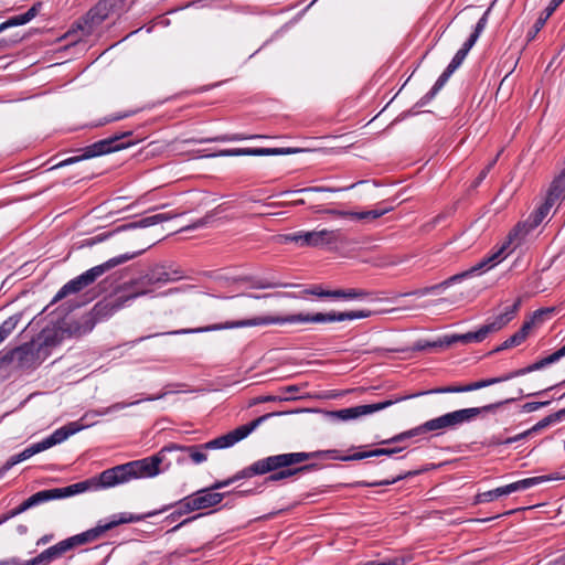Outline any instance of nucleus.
<instances>
[{
	"label": "nucleus",
	"instance_id": "obj_19",
	"mask_svg": "<svg viewBox=\"0 0 565 565\" xmlns=\"http://www.w3.org/2000/svg\"><path fill=\"white\" fill-rule=\"evenodd\" d=\"M555 204V202H550V199L546 198L545 202L536 209L529 217V220L524 224H518L515 228L513 230V233L511 235H519L520 232H523V234H526L529 231L539 226L543 220L548 214L551 207Z\"/></svg>",
	"mask_w": 565,
	"mask_h": 565
},
{
	"label": "nucleus",
	"instance_id": "obj_16",
	"mask_svg": "<svg viewBox=\"0 0 565 565\" xmlns=\"http://www.w3.org/2000/svg\"><path fill=\"white\" fill-rule=\"evenodd\" d=\"M511 380L510 373L503 374L497 377L482 379L476 382H471L466 385H450L433 388L428 392H422L423 394H445V393H466L477 390H481L494 384H499Z\"/></svg>",
	"mask_w": 565,
	"mask_h": 565
},
{
	"label": "nucleus",
	"instance_id": "obj_9",
	"mask_svg": "<svg viewBox=\"0 0 565 565\" xmlns=\"http://www.w3.org/2000/svg\"><path fill=\"white\" fill-rule=\"evenodd\" d=\"M205 449L202 445L194 446H181L177 444H169L164 446L159 452L153 456L139 459L138 461H143L149 468V471H143L140 473V478H151L160 472L159 466L166 460V455L173 451H182L186 452L191 460L194 463H202L207 459L206 454L203 451Z\"/></svg>",
	"mask_w": 565,
	"mask_h": 565
},
{
	"label": "nucleus",
	"instance_id": "obj_50",
	"mask_svg": "<svg viewBox=\"0 0 565 565\" xmlns=\"http://www.w3.org/2000/svg\"><path fill=\"white\" fill-rule=\"evenodd\" d=\"M466 54L461 51H457L450 63L446 68L451 70V72H455L465 61Z\"/></svg>",
	"mask_w": 565,
	"mask_h": 565
},
{
	"label": "nucleus",
	"instance_id": "obj_48",
	"mask_svg": "<svg viewBox=\"0 0 565 565\" xmlns=\"http://www.w3.org/2000/svg\"><path fill=\"white\" fill-rule=\"evenodd\" d=\"M434 348H446V344L443 343V339H439L438 341H434V342L418 341L414 345V350H417V351H424V350L434 349Z\"/></svg>",
	"mask_w": 565,
	"mask_h": 565
},
{
	"label": "nucleus",
	"instance_id": "obj_30",
	"mask_svg": "<svg viewBox=\"0 0 565 565\" xmlns=\"http://www.w3.org/2000/svg\"><path fill=\"white\" fill-rule=\"evenodd\" d=\"M62 498V491L60 488L46 489L39 491L26 499L30 508L42 504L51 500H60Z\"/></svg>",
	"mask_w": 565,
	"mask_h": 565
},
{
	"label": "nucleus",
	"instance_id": "obj_28",
	"mask_svg": "<svg viewBox=\"0 0 565 565\" xmlns=\"http://www.w3.org/2000/svg\"><path fill=\"white\" fill-rule=\"evenodd\" d=\"M454 72L451 70L445 68L441 75L438 77L434 86L430 88L428 93H426L415 104V107L422 108L426 106L434 97L438 94V92L445 86L448 82L449 77Z\"/></svg>",
	"mask_w": 565,
	"mask_h": 565
},
{
	"label": "nucleus",
	"instance_id": "obj_33",
	"mask_svg": "<svg viewBox=\"0 0 565 565\" xmlns=\"http://www.w3.org/2000/svg\"><path fill=\"white\" fill-rule=\"evenodd\" d=\"M550 202H557L565 198V175L558 174L552 182L547 196Z\"/></svg>",
	"mask_w": 565,
	"mask_h": 565
},
{
	"label": "nucleus",
	"instance_id": "obj_51",
	"mask_svg": "<svg viewBox=\"0 0 565 565\" xmlns=\"http://www.w3.org/2000/svg\"><path fill=\"white\" fill-rule=\"evenodd\" d=\"M404 448L396 447V448H376L371 450L372 457H380V456H392L394 454H397L402 451Z\"/></svg>",
	"mask_w": 565,
	"mask_h": 565
},
{
	"label": "nucleus",
	"instance_id": "obj_47",
	"mask_svg": "<svg viewBox=\"0 0 565 565\" xmlns=\"http://www.w3.org/2000/svg\"><path fill=\"white\" fill-rule=\"evenodd\" d=\"M501 151L495 156V158H493L482 170L481 172L479 173V175L477 177V179L475 180L473 182V185L475 186H478L488 175V173L491 171V169L494 167V164L497 163L498 161V158L500 156Z\"/></svg>",
	"mask_w": 565,
	"mask_h": 565
},
{
	"label": "nucleus",
	"instance_id": "obj_29",
	"mask_svg": "<svg viewBox=\"0 0 565 565\" xmlns=\"http://www.w3.org/2000/svg\"><path fill=\"white\" fill-rule=\"evenodd\" d=\"M454 72L451 70L445 68L441 75L438 77L434 86L430 88L428 93H426L415 104V107L422 108L426 106L434 97L438 94V92L445 86L448 82L449 77Z\"/></svg>",
	"mask_w": 565,
	"mask_h": 565
},
{
	"label": "nucleus",
	"instance_id": "obj_36",
	"mask_svg": "<svg viewBox=\"0 0 565 565\" xmlns=\"http://www.w3.org/2000/svg\"><path fill=\"white\" fill-rule=\"evenodd\" d=\"M507 489H508V484L503 486V487H499L493 490L482 492V493H478L476 495V503H487V502H491L502 495H508V494H510V491Z\"/></svg>",
	"mask_w": 565,
	"mask_h": 565
},
{
	"label": "nucleus",
	"instance_id": "obj_42",
	"mask_svg": "<svg viewBox=\"0 0 565 565\" xmlns=\"http://www.w3.org/2000/svg\"><path fill=\"white\" fill-rule=\"evenodd\" d=\"M414 475L413 472H407L406 475H399L395 478H392V479H385V480H381V481H373V482H367V481H358L355 482L353 486L354 487H363V488H372V487H381V486H390V484H393L402 479H404L405 477L407 476H412Z\"/></svg>",
	"mask_w": 565,
	"mask_h": 565
},
{
	"label": "nucleus",
	"instance_id": "obj_55",
	"mask_svg": "<svg viewBox=\"0 0 565 565\" xmlns=\"http://www.w3.org/2000/svg\"><path fill=\"white\" fill-rule=\"evenodd\" d=\"M372 457L371 450L369 451H358L352 455L343 456L342 461H351V460H362L365 458Z\"/></svg>",
	"mask_w": 565,
	"mask_h": 565
},
{
	"label": "nucleus",
	"instance_id": "obj_2",
	"mask_svg": "<svg viewBox=\"0 0 565 565\" xmlns=\"http://www.w3.org/2000/svg\"><path fill=\"white\" fill-rule=\"evenodd\" d=\"M153 513H149L146 515H134V513L121 512L118 514H114L110 519L105 521H98L95 527H92L87 531H84L79 534H75L65 540L60 541L53 546L41 552L38 556L32 558L33 565H50L52 562L61 558L66 553L73 551L74 548L93 543L105 535L106 532L115 529L118 525L126 523H135L139 522V520L150 516Z\"/></svg>",
	"mask_w": 565,
	"mask_h": 565
},
{
	"label": "nucleus",
	"instance_id": "obj_60",
	"mask_svg": "<svg viewBox=\"0 0 565 565\" xmlns=\"http://www.w3.org/2000/svg\"><path fill=\"white\" fill-rule=\"evenodd\" d=\"M262 486H258V487H255V488H252V489H247V490H239V491H235L234 493L238 497H248V495H254V494H258V493H262Z\"/></svg>",
	"mask_w": 565,
	"mask_h": 565
},
{
	"label": "nucleus",
	"instance_id": "obj_21",
	"mask_svg": "<svg viewBox=\"0 0 565 565\" xmlns=\"http://www.w3.org/2000/svg\"><path fill=\"white\" fill-rule=\"evenodd\" d=\"M565 476L561 475L559 472H553L545 476H539V477H531L526 479H522L515 482H512L508 484V489L510 491V494L516 491L526 490L531 487L541 484L546 481H554V480H564Z\"/></svg>",
	"mask_w": 565,
	"mask_h": 565
},
{
	"label": "nucleus",
	"instance_id": "obj_7",
	"mask_svg": "<svg viewBox=\"0 0 565 565\" xmlns=\"http://www.w3.org/2000/svg\"><path fill=\"white\" fill-rule=\"evenodd\" d=\"M520 306L521 298L516 299V301L512 306L508 307L504 312L497 316L492 321L481 326L477 331H470L463 334L445 335L443 338V343L448 348L456 343L468 344L472 342H482L490 333L497 332L507 326L513 319Z\"/></svg>",
	"mask_w": 565,
	"mask_h": 565
},
{
	"label": "nucleus",
	"instance_id": "obj_46",
	"mask_svg": "<svg viewBox=\"0 0 565 565\" xmlns=\"http://www.w3.org/2000/svg\"><path fill=\"white\" fill-rule=\"evenodd\" d=\"M522 342L520 341V337H516L515 333L512 334L510 338H508L505 341H503L499 347H497L493 351L490 352V354L501 352L503 350L518 347Z\"/></svg>",
	"mask_w": 565,
	"mask_h": 565
},
{
	"label": "nucleus",
	"instance_id": "obj_62",
	"mask_svg": "<svg viewBox=\"0 0 565 565\" xmlns=\"http://www.w3.org/2000/svg\"><path fill=\"white\" fill-rule=\"evenodd\" d=\"M111 4L113 12H120L126 9L127 0H108Z\"/></svg>",
	"mask_w": 565,
	"mask_h": 565
},
{
	"label": "nucleus",
	"instance_id": "obj_18",
	"mask_svg": "<svg viewBox=\"0 0 565 565\" xmlns=\"http://www.w3.org/2000/svg\"><path fill=\"white\" fill-rule=\"evenodd\" d=\"M286 459V465H298L307 460L311 459H331V460H342L343 456H340L339 450L329 449V450H317L311 452H287L284 454Z\"/></svg>",
	"mask_w": 565,
	"mask_h": 565
},
{
	"label": "nucleus",
	"instance_id": "obj_20",
	"mask_svg": "<svg viewBox=\"0 0 565 565\" xmlns=\"http://www.w3.org/2000/svg\"><path fill=\"white\" fill-rule=\"evenodd\" d=\"M84 428L78 422H71L56 430H54L50 436L41 440V444L44 450L63 443L70 436L76 434L77 431Z\"/></svg>",
	"mask_w": 565,
	"mask_h": 565
},
{
	"label": "nucleus",
	"instance_id": "obj_56",
	"mask_svg": "<svg viewBox=\"0 0 565 565\" xmlns=\"http://www.w3.org/2000/svg\"><path fill=\"white\" fill-rule=\"evenodd\" d=\"M291 398L292 397H290V396L279 397V396H274V395H267V396H260V397L255 398L252 405L258 404V403H265V402L289 401Z\"/></svg>",
	"mask_w": 565,
	"mask_h": 565
},
{
	"label": "nucleus",
	"instance_id": "obj_53",
	"mask_svg": "<svg viewBox=\"0 0 565 565\" xmlns=\"http://www.w3.org/2000/svg\"><path fill=\"white\" fill-rule=\"evenodd\" d=\"M533 323H534V320H533V319H532L531 321H526V322H524V323H523V326L520 328V330H518V331L515 332V335H516V337H520V341H521V342H524V341H525V339L527 338L529 332H530V330H531V328H532Z\"/></svg>",
	"mask_w": 565,
	"mask_h": 565
},
{
	"label": "nucleus",
	"instance_id": "obj_37",
	"mask_svg": "<svg viewBox=\"0 0 565 565\" xmlns=\"http://www.w3.org/2000/svg\"><path fill=\"white\" fill-rule=\"evenodd\" d=\"M286 242H294L299 246H310L312 247L313 243V231L309 232H297L292 234H288L285 236Z\"/></svg>",
	"mask_w": 565,
	"mask_h": 565
},
{
	"label": "nucleus",
	"instance_id": "obj_6",
	"mask_svg": "<svg viewBox=\"0 0 565 565\" xmlns=\"http://www.w3.org/2000/svg\"><path fill=\"white\" fill-rule=\"evenodd\" d=\"M147 247L134 252V253H125L119 256L113 257L108 259L107 262L94 266L90 269L86 270L85 273L78 275L77 277L71 279L67 281L53 297L51 303H55L64 298H66L70 295L78 294L93 285L102 275L107 273L108 270L115 268L116 266H119L128 260L134 259L138 255H141Z\"/></svg>",
	"mask_w": 565,
	"mask_h": 565
},
{
	"label": "nucleus",
	"instance_id": "obj_58",
	"mask_svg": "<svg viewBox=\"0 0 565 565\" xmlns=\"http://www.w3.org/2000/svg\"><path fill=\"white\" fill-rule=\"evenodd\" d=\"M531 435H532V434H531V430H530V429H527V430H525V431H523V433H520V434H518V435H515V436H513V437H509V438L504 439V444H505V445H510V444H513V443H516V441L523 440V439L527 438V437H529V436H531Z\"/></svg>",
	"mask_w": 565,
	"mask_h": 565
},
{
	"label": "nucleus",
	"instance_id": "obj_32",
	"mask_svg": "<svg viewBox=\"0 0 565 565\" xmlns=\"http://www.w3.org/2000/svg\"><path fill=\"white\" fill-rule=\"evenodd\" d=\"M297 148H247V156H281L298 152Z\"/></svg>",
	"mask_w": 565,
	"mask_h": 565
},
{
	"label": "nucleus",
	"instance_id": "obj_61",
	"mask_svg": "<svg viewBox=\"0 0 565 565\" xmlns=\"http://www.w3.org/2000/svg\"><path fill=\"white\" fill-rule=\"evenodd\" d=\"M553 311H554V308H543V309H539V310H536V311L534 312V315H533V318H532V319H533L534 321H535V320H541V321H543V318H544L545 316L551 315Z\"/></svg>",
	"mask_w": 565,
	"mask_h": 565
},
{
	"label": "nucleus",
	"instance_id": "obj_35",
	"mask_svg": "<svg viewBox=\"0 0 565 565\" xmlns=\"http://www.w3.org/2000/svg\"><path fill=\"white\" fill-rule=\"evenodd\" d=\"M371 296L370 291H366L364 289H337L334 299H344V300H356V299H364L366 297Z\"/></svg>",
	"mask_w": 565,
	"mask_h": 565
},
{
	"label": "nucleus",
	"instance_id": "obj_49",
	"mask_svg": "<svg viewBox=\"0 0 565 565\" xmlns=\"http://www.w3.org/2000/svg\"><path fill=\"white\" fill-rule=\"evenodd\" d=\"M220 156V157H239V156H247V148H234V149H223L218 151L215 154H212V157Z\"/></svg>",
	"mask_w": 565,
	"mask_h": 565
},
{
	"label": "nucleus",
	"instance_id": "obj_13",
	"mask_svg": "<svg viewBox=\"0 0 565 565\" xmlns=\"http://www.w3.org/2000/svg\"><path fill=\"white\" fill-rule=\"evenodd\" d=\"M147 292L148 290H135L131 294L120 295L116 298H105L93 307L89 313V321L96 323L98 321L105 320L121 309L126 302L139 296L146 295Z\"/></svg>",
	"mask_w": 565,
	"mask_h": 565
},
{
	"label": "nucleus",
	"instance_id": "obj_23",
	"mask_svg": "<svg viewBox=\"0 0 565 565\" xmlns=\"http://www.w3.org/2000/svg\"><path fill=\"white\" fill-rule=\"evenodd\" d=\"M41 451H44V448L41 444V441L39 443H34L32 445H30L29 447H26L25 449H23L21 452L10 457L7 462L0 468V479L15 465H18L19 462H22L29 458H31L32 456L41 452Z\"/></svg>",
	"mask_w": 565,
	"mask_h": 565
},
{
	"label": "nucleus",
	"instance_id": "obj_39",
	"mask_svg": "<svg viewBox=\"0 0 565 565\" xmlns=\"http://www.w3.org/2000/svg\"><path fill=\"white\" fill-rule=\"evenodd\" d=\"M256 138H264V136H262V135L247 136L244 134H231V135L216 136L214 138L206 139L205 141L228 142V141H242V140H247V139H256Z\"/></svg>",
	"mask_w": 565,
	"mask_h": 565
},
{
	"label": "nucleus",
	"instance_id": "obj_10",
	"mask_svg": "<svg viewBox=\"0 0 565 565\" xmlns=\"http://www.w3.org/2000/svg\"><path fill=\"white\" fill-rule=\"evenodd\" d=\"M282 414L284 413H281V412H273V413L262 415L246 425H242V426L228 431L225 435H222L220 437H216V438L203 444V447L205 449H225V448L232 447L236 443L246 438L250 433H253L259 425H262L268 418H270L273 416H279Z\"/></svg>",
	"mask_w": 565,
	"mask_h": 565
},
{
	"label": "nucleus",
	"instance_id": "obj_25",
	"mask_svg": "<svg viewBox=\"0 0 565 565\" xmlns=\"http://www.w3.org/2000/svg\"><path fill=\"white\" fill-rule=\"evenodd\" d=\"M172 217H173V215H171L169 213H158V214L145 216V217H142V218L138 220V221H135V222H130V223L124 224V225L117 227L115 230V232L149 227V226H152V225H156V224L169 221Z\"/></svg>",
	"mask_w": 565,
	"mask_h": 565
},
{
	"label": "nucleus",
	"instance_id": "obj_45",
	"mask_svg": "<svg viewBox=\"0 0 565 565\" xmlns=\"http://www.w3.org/2000/svg\"><path fill=\"white\" fill-rule=\"evenodd\" d=\"M31 509L30 505L28 504V501L24 500L20 505H18L17 508L8 511L7 513L2 514L0 518L1 520L3 521V523H6L7 521H9L10 519L25 512L26 510Z\"/></svg>",
	"mask_w": 565,
	"mask_h": 565
},
{
	"label": "nucleus",
	"instance_id": "obj_52",
	"mask_svg": "<svg viewBox=\"0 0 565 565\" xmlns=\"http://www.w3.org/2000/svg\"><path fill=\"white\" fill-rule=\"evenodd\" d=\"M544 25H545L544 19L539 18L526 34L527 41L534 40L535 36L537 35V33L543 29Z\"/></svg>",
	"mask_w": 565,
	"mask_h": 565
},
{
	"label": "nucleus",
	"instance_id": "obj_38",
	"mask_svg": "<svg viewBox=\"0 0 565 565\" xmlns=\"http://www.w3.org/2000/svg\"><path fill=\"white\" fill-rule=\"evenodd\" d=\"M565 418V407L563 409H559L558 412L551 414L540 422H537L532 428H530L531 434L540 431L547 426H550L552 423L559 422Z\"/></svg>",
	"mask_w": 565,
	"mask_h": 565
},
{
	"label": "nucleus",
	"instance_id": "obj_40",
	"mask_svg": "<svg viewBox=\"0 0 565 565\" xmlns=\"http://www.w3.org/2000/svg\"><path fill=\"white\" fill-rule=\"evenodd\" d=\"M388 209H372L363 212H354L351 214V218L359 221L376 220L387 213Z\"/></svg>",
	"mask_w": 565,
	"mask_h": 565
},
{
	"label": "nucleus",
	"instance_id": "obj_57",
	"mask_svg": "<svg viewBox=\"0 0 565 565\" xmlns=\"http://www.w3.org/2000/svg\"><path fill=\"white\" fill-rule=\"evenodd\" d=\"M550 402L546 401V402H530V403H525L523 405V409L527 413H531V412H534L543 406H546L548 405Z\"/></svg>",
	"mask_w": 565,
	"mask_h": 565
},
{
	"label": "nucleus",
	"instance_id": "obj_44",
	"mask_svg": "<svg viewBox=\"0 0 565 565\" xmlns=\"http://www.w3.org/2000/svg\"><path fill=\"white\" fill-rule=\"evenodd\" d=\"M303 295L317 296L319 298H332L334 299L335 290H327L321 285H313L312 287L305 289Z\"/></svg>",
	"mask_w": 565,
	"mask_h": 565
},
{
	"label": "nucleus",
	"instance_id": "obj_22",
	"mask_svg": "<svg viewBox=\"0 0 565 565\" xmlns=\"http://www.w3.org/2000/svg\"><path fill=\"white\" fill-rule=\"evenodd\" d=\"M344 242V236L341 230H327L322 228L313 231L312 247H326L337 245Z\"/></svg>",
	"mask_w": 565,
	"mask_h": 565
},
{
	"label": "nucleus",
	"instance_id": "obj_17",
	"mask_svg": "<svg viewBox=\"0 0 565 565\" xmlns=\"http://www.w3.org/2000/svg\"><path fill=\"white\" fill-rule=\"evenodd\" d=\"M296 465H287L281 466L277 470L269 471V476H267L263 482V484L278 482L288 478H291L296 475L307 473L320 468V466L316 462L306 463L303 466L295 467Z\"/></svg>",
	"mask_w": 565,
	"mask_h": 565
},
{
	"label": "nucleus",
	"instance_id": "obj_64",
	"mask_svg": "<svg viewBox=\"0 0 565 565\" xmlns=\"http://www.w3.org/2000/svg\"><path fill=\"white\" fill-rule=\"evenodd\" d=\"M327 213L338 217H351L352 211L328 210Z\"/></svg>",
	"mask_w": 565,
	"mask_h": 565
},
{
	"label": "nucleus",
	"instance_id": "obj_3",
	"mask_svg": "<svg viewBox=\"0 0 565 565\" xmlns=\"http://www.w3.org/2000/svg\"><path fill=\"white\" fill-rule=\"evenodd\" d=\"M515 398H508L495 403L487 404L480 407L461 408L450 413H446L439 417L429 419L424 424L403 431L390 439L380 441L381 445H388L393 443H401L405 439L413 438L430 431H443L445 429H455L459 425L470 423L478 416L497 412L503 405L514 402Z\"/></svg>",
	"mask_w": 565,
	"mask_h": 565
},
{
	"label": "nucleus",
	"instance_id": "obj_59",
	"mask_svg": "<svg viewBox=\"0 0 565 565\" xmlns=\"http://www.w3.org/2000/svg\"><path fill=\"white\" fill-rule=\"evenodd\" d=\"M488 13H489V10H487L483 15L478 20L476 26H475V32L481 34L487 25V22H488Z\"/></svg>",
	"mask_w": 565,
	"mask_h": 565
},
{
	"label": "nucleus",
	"instance_id": "obj_26",
	"mask_svg": "<svg viewBox=\"0 0 565 565\" xmlns=\"http://www.w3.org/2000/svg\"><path fill=\"white\" fill-rule=\"evenodd\" d=\"M108 0H100L95 7H93L86 14L85 22L90 23V28L100 24L105 21L110 13L111 4Z\"/></svg>",
	"mask_w": 565,
	"mask_h": 565
},
{
	"label": "nucleus",
	"instance_id": "obj_5",
	"mask_svg": "<svg viewBox=\"0 0 565 565\" xmlns=\"http://www.w3.org/2000/svg\"><path fill=\"white\" fill-rule=\"evenodd\" d=\"M53 345L54 338L42 333L36 340L0 352V367L12 363L21 371L32 372L49 356L50 348Z\"/></svg>",
	"mask_w": 565,
	"mask_h": 565
},
{
	"label": "nucleus",
	"instance_id": "obj_34",
	"mask_svg": "<svg viewBox=\"0 0 565 565\" xmlns=\"http://www.w3.org/2000/svg\"><path fill=\"white\" fill-rule=\"evenodd\" d=\"M174 279L175 278L171 277V275L168 271H166L164 268L157 267L142 278V284H162Z\"/></svg>",
	"mask_w": 565,
	"mask_h": 565
},
{
	"label": "nucleus",
	"instance_id": "obj_24",
	"mask_svg": "<svg viewBox=\"0 0 565 565\" xmlns=\"http://www.w3.org/2000/svg\"><path fill=\"white\" fill-rule=\"evenodd\" d=\"M562 358H564L563 351H559V349H558L554 353L534 362L533 364H531L526 367H522V369L509 372L511 380L514 377H519V376L525 375L527 373L544 369L545 366L559 361Z\"/></svg>",
	"mask_w": 565,
	"mask_h": 565
},
{
	"label": "nucleus",
	"instance_id": "obj_43",
	"mask_svg": "<svg viewBox=\"0 0 565 565\" xmlns=\"http://www.w3.org/2000/svg\"><path fill=\"white\" fill-rule=\"evenodd\" d=\"M244 281H250L252 287L257 289H268V288H279V287H288L289 284L278 282V281H269V280H254L250 277L243 278Z\"/></svg>",
	"mask_w": 565,
	"mask_h": 565
},
{
	"label": "nucleus",
	"instance_id": "obj_31",
	"mask_svg": "<svg viewBox=\"0 0 565 565\" xmlns=\"http://www.w3.org/2000/svg\"><path fill=\"white\" fill-rule=\"evenodd\" d=\"M185 504H186V498L184 497L183 499H181L180 501H178L175 504H168V505H164L163 508H161L160 510H156V511H151V512H148V513H145L143 515L146 514H149V513H154L152 514V516L159 514V513H163L166 511H168L169 509H171L173 505H177L178 508L172 512L170 513L166 520L167 521H170V522H174L177 521L178 519H180L182 515L184 514H188V513H191L192 511H188L186 508H185ZM148 516H146L147 519ZM151 518V515L149 516ZM145 520V518H143ZM142 521V519L140 520Z\"/></svg>",
	"mask_w": 565,
	"mask_h": 565
},
{
	"label": "nucleus",
	"instance_id": "obj_15",
	"mask_svg": "<svg viewBox=\"0 0 565 565\" xmlns=\"http://www.w3.org/2000/svg\"><path fill=\"white\" fill-rule=\"evenodd\" d=\"M230 492H212L211 489L204 488L186 495L185 508L188 511H199L214 508L220 504Z\"/></svg>",
	"mask_w": 565,
	"mask_h": 565
},
{
	"label": "nucleus",
	"instance_id": "obj_11",
	"mask_svg": "<svg viewBox=\"0 0 565 565\" xmlns=\"http://www.w3.org/2000/svg\"><path fill=\"white\" fill-rule=\"evenodd\" d=\"M504 250H505V246H502L498 252L493 253L491 256L483 258L482 260H480L479 263H477L475 266L470 267L469 269L463 270L459 274L452 275L451 277L447 278L446 280H444L437 285H434L430 288H427L425 292L444 290L454 284L462 281L463 279L470 278L476 275H480L481 273L486 271L487 269L499 264L505 257L503 255Z\"/></svg>",
	"mask_w": 565,
	"mask_h": 565
},
{
	"label": "nucleus",
	"instance_id": "obj_27",
	"mask_svg": "<svg viewBox=\"0 0 565 565\" xmlns=\"http://www.w3.org/2000/svg\"><path fill=\"white\" fill-rule=\"evenodd\" d=\"M41 8L42 3L36 2L25 13L9 18L7 21L0 24V33L9 28L23 25L30 22L39 14Z\"/></svg>",
	"mask_w": 565,
	"mask_h": 565
},
{
	"label": "nucleus",
	"instance_id": "obj_14",
	"mask_svg": "<svg viewBox=\"0 0 565 565\" xmlns=\"http://www.w3.org/2000/svg\"><path fill=\"white\" fill-rule=\"evenodd\" d=\"M281 466H287L285 455L284 454L273 455V456H268L266 458L256 460L252 465L237 471L232 477H233L234 481L236 482L242 479H249L255 476L266 475L269 471L277 470Z\"/></svg>",
	"mask_w": 565,
	"mask_h": 565
},
{
	"label": "nucleus",
	"instance_id": "obj_41",
	"mask_svg": "<svg viewBox=\"0 0 565 565\" xmlns=\"http://www.w3.org/2000/svg\"><path fill=\"white\" fill-rule=\"evenodd\" d=\"M20 318L11 316L0 324V340L3 342L17 328Z\"/></svg>",
	"mask_w": 565,
	"mask_h": 565
},
{
	"label": "nucleus",
	"instance_id": "obj_1",
	"mask_svg": "<svg viewBox=\"0 0 565 565\" xmlns=\"http://www.w3.org/2000/svg\"><path fill=\"white\" fill-rule=\"evenodd\" d=\"M372 315L371 310H352L344 312H317V313H297L286 317L279 316H260L250 319H242L236 321H227L224 323L210 324L203 328L192 330H181L175 333H191V332H210L225 329H237L247 327L269 326V324H284V323H324V322H341L345 320L364 319Z\"/></svg>",
	"mask_w": 565,
	"mask_h": 565
},
{
	"label": "nucleus",
	"instance_id": "obj_12",
	"mask_svg": "<svg viewBox=\"0 0 565 565\" xmlns=\"http://www.w3.org/2000/svg\"><path fill=\"white\" fill-rule=\"evenodd\" d=\"M420 395H423V393H416V394L407 395V396H397L392 399H386L383 402L369 404V405H358L354 407L342 408L339 411L330 412V416L333 418L347 422V420L355 419V418L364 416V415L373 414L375 412L385 409L398 402L405 401L411 397L420 396Z\"/></svg>",
	"mask_w": 565,
	"mask_h": 565
},
{
	"label": "nucleus",
	"instance_id": "obj_8",
	"mask_svg": "<svg viewBox=\"0 0 565 565\" xmlns=\"http://www.w3.org/2000/svg\"><path fill=\"white\" fill-rule=\"evenodd\" d=\"M131 136V131L124 132L121 135H115L109 138L99 140L85 147L82 151L81 156L70 157L60 163L55 164L53 169L66 167L70 164H74L82 160L90 159L94 157L107 154L110 152L119 151L121 149H126L134 145L132 141H121L124 138Z\"/></svg>",
	"mask_w": 565,
	"mask_h": 565
},
{
	"label": "nucleus",
	"instance_id": "obj_4",
	"mask_svg": "<svg viewBox=\"0 0 565 565\" xmlns=\"http://www.w3.org/2000/svg\"><path fill=\"white\" fill-rule=\"evenodd\" d=\"M149 467L143 461H129L122 465L115 466L106 469L98 476L86 479L84 481L70 484L64 488H60L62 491V498H68L75 494L83 493L87 490H100L118 484L129 482L132 479H139L140 473L149 471Z\"/></svg>",
	"mask_w": 565,
	"mask_h": 565
},
{
	"label": "nucleus",
	"instance_id": "obj_54",
	"mask_svg": "<svg viewBox=\"0 0 565 565\" xmlns=\"http://www.w3.org/2000/svg\"><path fill=\"white\" fill-rule=\"evenodd\" d=\"M131 115V113H119V114H116V115H111V116H108V117H105L103 120H100L96 126H103V125H106V124H109V122H113V121H117V120H120V119H124V118H127Z\"/></svg>",
	"mask_w": 565,
	"mask_h": 565
},
{
	"label": "nucleus",
	"instance_id": "obj_63",
	"mask_svg": "<svg viewBox=\"0 0 565 565\" xmlns=\"http://www.w3.org/2000/svg\"><path fill=\"white\" fill-rule=\"evenodd\" d=\"M203 514L202 513H199L196 515H193V516H190V518H186L184 519L182 522H180L179 524H177L175 526H173L171 530L168 531V533H172V532H175L178 531L180 527H182L183 525L185 524H189L191 523L192 521L201 518Z\"/></svg>",
	"mask_w": 565,
	"mask_h": 565
}]
</instances>
